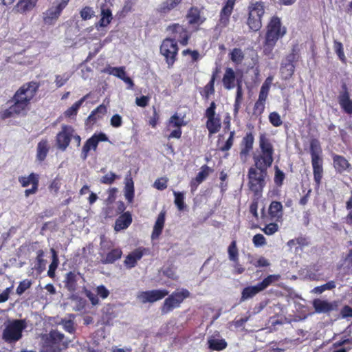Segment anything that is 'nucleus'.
<instances>
[{
	"instance_id": "f257e3e1",
	"label": "nucleus",
	"mask_w": 352,
	"mask_h": 352,
	"mask_svg": "<svg viewBox=\"0 0 352 352\" xmlns=\"http://www.w3.org/2000/svg\"><path fill=\"white\" fill-rule=\"evenodd\" d=\"M260 152L253 156L254 167L248 170L249 188L255 195H259L265 186V179L267 169L274 162V148L271 140L265 133H261L258 140Z\"/></svg>"
},
{
	"instance_id": "f03ea898",
	"label": "nucleus",
	"mask_w": 352,
	"mask_h": 352,
	"mask_svg": "<svg viewBox=\"0 0 352 352\" xmlns=\"http://www.w3.org/2000/svg\"><path fill=\"white\" fill-rule=\"evenodd\" d=\"M40 86L39 82L34 80L23 83L12 97L10 101L12 102V104L0 112L1 118L5 120L15 116H25Z\"/></svg>"
},
{
	"instance_id": "7ed1b4c3",
	"label": "nucleus",
	"mask_w": 352,
	"mask_h": 352,
	"mask_svg": "<svg viewBox=\"0 0 352 352\" xmlns=\"http://www.w3.org/2000/svg\"><path fill=\"white\" fill-rule=\"evenodd\" d=\"M287 28L283 25L281 19L276 15L271 17L266 25L263 52L265 56L273 58V50L278 41L287 34Z\"/></svg>"
},
{
	"instance_id": "20e7f679",
	"label": "nucleus",
	"mask_w": 352,
	"mask_h": 352,
	"mask_svg": "<svg viewBox=\"0 0 352 352\" xmlns=\"http://www.w3.org/2000/svg\"><path fill=\"white\" fill-rule=\"evenodd\" d=\"M222 82L223 87L228 90L233 89L235 86L236 87V92L234 103V114H237L241 108V104L243 100V92L242 89V80L241 78H236V74L232 68L227 67L226 68L225 73L222 78Z\"/></svg>"
},
{
	"instance_id": "39448f33",
	"label": "nucleus",
	"mask_w": 352,
	"mask_h": 352,
	"mask_svg": "<svg viewBox=\"0 0 352 352\" xmlns=\"http://www.w3.org/2000/svg\"><path fill=\"white\" fill-rule=\"evenodd\" d=\"M247 25L250 30L258 31L262 27V18L265 14V3L262 1H251L248 6Z\"/></svg>"
},
{
	"instance_id": "423d86ee",
	"label": "nucleus",
	"mask_w": 352,
	"mask_h": 352,
	"mask_svg": "<svg viewBox=\"0 0 352 352\" xmlns=\"http://www.w3.org/2000/svg\"><path fill=\"white\" fill-rule=\"evenodd\" d=\"M190 296V292L184 288L176 289L164 301L161 307L162 314H167L175 309L179 308L184 300Z\"/></svg>"
},
{
	"instance_id": "0eeeda50",
	"label": "nucleus",
	"mask_w": 352,
	"mask_h": 352,
	"mask_svg": "<svg viewBox=\"0 0 352 352\" xmlns=\"http://www.w3.org/2000/svg\"><path fill=\"white\" fill-rule=\"evenodd\" d=\"M25 320H14L4 329L2 333L3 340L8 343H12L22 338V332L26 328Z\"/></svg>"
},
{
	"instance_id": "6e6552de",
	"label": "nucleus",
	"mask_w": 352,
	"mask_h": 352,
	"mask_svg": "<svg viewBox=\"0 0 352 352\" xmlns=\"http://www.w3.org/2000/svg\"><path fill=\"white\" fill-rule=\"evenodd\" d=\"M160 53L164 57L168 68H172L177 60L179 47L175 38H166L160 45Z\"/></svg>"
},
{
	"instance_id": "1a4fd4ad",
	"label": "nucleus",
	"mask_w": 352,
	"mask_h": 352,
	"mask_svg": "<svg viewBox=\"0 0 352 352\" xmlns=\"http://www.w3.org/2000/svg\"><path fill=\"white\" fill-rule=\"evenodd\" d=\"M63 333L52 330L45 342L44 352H60L62 349L67 347V344L64 341Z\"/></svg>"
},
{
	"instance_id": "9d476101",
	"label": "nucleus",
	"mask_w": 352,
	"mask_h": 352,
	"mask_svg": "<svg viewBox=\"0 0 352 352\" xmlns=\"http://www.w3.org/2000/svg\"><path fill=\"white\" fill-rule=\"evenodd\" d=\"M216 108L217 104L212 101L205 112V116L207 118L206 126L210 135L219 132L221 127V118L219 116L216 115Z\"/></svg>"
},
{
	"instance_id": "9b49d317",
	"label": "nucleus",
	"mask_w": 352,
	"mask_h": 352,
	"mask_svg": "<svg viewBox=\"0 0 352 352\" xmlns=\"http://www.w3.org/2000/svg\"><path fill=\"white\" fill-rule=\"evenodd\" d=\"M236 0H226L219 16L215 30L221 31L230 24V16L233 12Z\"/></svg>"
},
{
	"instance_id": "f8f14e48",
	"label": "nucleus",
	"mask_w": 352,
	"mask_h": 352,
	"mask_svg": "<svg viewBox=\"0 0 352 352\" xmlns=\"http://www.w3.org/2000/svg\"><path fill=\"white\" fill-rule=\"evenodd\" d=\"M74 129L72 126L62 125L61 130L56 136V145L58 149L65 151L67 148L74 136Z\"/></svg>"
},
{
	"instance_id": "ddd939ff",
	"label": "nucleus",
	"mask_w": 352,
	"mask_h": 352,
	"mask_svg": "<svg viewBox=\"0 0 352 352\" xmlns=\"http://www.w3.org/2000/svg\"><path fill=\"white\" fill-rule=\"evenodd\" d=\"M188 25L192 28V32H196L201 30V25L206 21L201 15V9L197 6L190 7L186 15Z\"/></svg>"
},
{
	"instance_id": "4468645a",
	"label": "nucleus",
	"mask_w": 352,
	"mask_h": 352,
	"mask_svg": "<svg viewBox=\"0 0 352 352\" xmlns=\"http://www.w3.org/2000/svg\"><path fill=\"white\" fill-rule=\"evenodd\" d=\"M69 0H57V5L52 6L43 12V21L47 25H53L60 16Z\"/></svg>"
},
{
	"instance_id": "2eb2a0df",
	"label": "nucleus",
	"mask_w": 352,
	"mask_h": 352,
	"mask_svg": "<svg viewBox=\"0 0 352 352\" xmlns=\"http://www.w3.org/2000/svg\"><path fill=\"white\" fill-rule=\"evenodd\" d=\"M19 182L22 187H27L29 185H32L31 188L26 189L24 192L26 197L35 194L38 190L39 176L36 173H32L28 176L19 177Z\"/></svg>"
},
{
	"instance_id": "dca6fc26",
	"label": "nucleus",
	"mask_w": 352,
	"mask_h": 352,
	"mask_svg": "<svg viewBox=\"0 0 352 352\" xmlns=\"http://www.w3.org/2000/svg\"><path fill=\"white\" fill-rule=\"evenodd\" d=\"M166 30L173 34H176L175 38H177L178 42L182 46H186L188 44L191 34L186 28L179 23H173L167 27Z\"/></svg>"
},
{
	"instance_id": "f3484780",
	"label": "nucleus",
	"mask_w": 352,
	"mask_h": 352,
	"mask_svg": "<svg viewBox=\"0 0 352 352\" xmlns=\"http://www.w3.org/2000/svg\"><path fill=\"white\" fill-rule=\"evenodd\" d=\"M186 125V122H185L184 118L179 117L177 113L170 116L168 122V126L176 129L173 130L167 136L168 139L170 140L172 138H181L182 134L181 128L182 126H184Z\"/></svg>"
},
{
	"instance_id": "a211bd4d",
	"label": "nucleus",
	"mask_w": 352,
	"mask_h": 352,
	"mask_svg": "<svg viewBox=\"0 0 352 352\" xmlns=\"http://www.w3.org/2000/svg\"><path fill=\"white\" fill-rule=\"evenodd\" d=\"M168 295V291L164 289H153L149 291L142 292L138 295V298L143 303H153L157 300L163 299Z\"/></svg>"
},
{
	"instance_id": "6ab92c4d",
	"label": "nucleus",
	"mask_w": 352,
	"mask_h": 352,
	"mask_svg": "<svg viewBox=\"0 0 352 352\" xmlns=\"http://www.w3.org/2000/svg\"><path fill=\"white\" fill-rule=\"evenodd\" d=\"M311 163L313 170L315 188L318 189L322 184L324 175L323 157L312 158L311 159Z\"/></svg>"
},
{
	"instance_id": "aec40b11",
	"label": "nucleus",
	"mask_w": 352,
	"mask_h": 352,
	"mask_svg": "<svg viewBox=\"0 0 352 352\" xmlns=\"http://www.w3.org/2000/svg\"><path fill=\"white\" fill-rule=\"evenodd\" d=\"M149 254V250L144 247H139L129 253L124 261V265L127 269L134 267L138 261L145 254Z\"/></svg>"
},
{
	"instance_id": "412c9836",
	"label": "nucleus",
	"mask_w": 352,
	"mask_h": 352,
	"mask_svg": "<svg viewBox=\"0 0 352 352\" xmlns=\"http://www.w3.org/2000/svg\"><path fill=\"white\" fill-rule=\"evenodd\" d=\"M254 142V137L252 132H248L242 138L241 142V151L239 153L240 159L243 162L247 160L248 157L250 155V152L253 149Z\"/></svg>"
},
{
	"instance_id": "4be33fe9",
	"label": "nucleus",
	"mask_w": 352,
	"mask_h": 352,
	"mask_svg": "<svg viewBox=\"0 0 352 352\" xmlns=\"http://www.w3.org/2000/svg\"><path fill=\"white\" fill-rule=\"evenodd\" d=\"M333 166L335 171L338 174H343L345 172L350 173L352 166L343 155L333 153L331 155Z\"/></svg>"
},
{
	"instance_id": "5701e85b",
	"label": "nucleus",
	"mask_w": 352,
	"mask_h": 352,
	"mask_svg": "<svg viewBox=\"0 0 352 352\" xmlns=\"http://www.w3.org/2000/svg\"><path fill=\"white\" fill-rule=\"evenodd\" d=\"M268 217L270 221L281 222L283 217V206L281 202L272 201L268 207Z\"/></svg>"
},
{
	"instance_id": "b1692460",
	"label": "nucleus",
	"mask_w": 352,
	"mask_h": 352,
	"mask_svg": "<svg viewBox=\"0 0 352 352\" xmlns=\"http://www.w3.org/2000/svg\"><path fill=\"white\" fill-rule=\"evenodd\" d=\"M38 1V0H19L12 11L16 14H27L35 8Z\"/></svg>"
},
{
	"instance_id": "393cba45",
	"label": "nucleus",
	"mask_w": 352,
	"mask_h": 352,
	"mask_svg": "<svg viewBox=\"0 0 352 352\" xmlns=\"http://www.w3.org/2000/svg\"><path fill=\"white\" fill-rule=\"evenodd\" d=\"M101 13L100 19L96 23L95 26L97 30L100 28L107 27L109 25L113 19V14L111 10L107 3H102L100 6Z\"/></svg>"
},
{
	"instance_id": "a878e982",
	"label": "nucleus",
	"mask_w": 352,
	"mask_h": 352,
	"mask_svg": "<svg viewBox=\"0 0 352 352\" xmlns=\"http://www.w3.org/2000/svg\"><path fill=\"white\" fill-rule=\"evenodd\" d=\"M133 219L130 212H125L118 217L115 222L114 230L117 232L126 229L132 223Z\"/></svg>"
},
{
	"instance_id": "bb28decb",
	"label": "nucleus",
	"mask_w": 352,
	"mask_h": 352,
	"mask_svg": "<svg viewBox=\"0 0 352 352\" xmlns=\"http://www.w3.org/2000/svg\"><path fill=\"white\" fill-rule=\"evenodd\" d=\"M338 102L342 111L348 115H352V100L347 90L338 96Z\"/></svg>"
},
{
	"instance_id": "cd10ccee",
	"label": "nucleus",
	"mask_w": 352,
	"mask_h": 352,
	"mask_svg": "<svg viewBox=\"0 0 352 352\" xmlns=\"http://www.w3.org/2000/svg\"><path fill=\"white\" fill-rule=\"evenodd\" d=\"M219 73V69L218 67H216L212 72V74L210 81L208 82L207 85L204 86L202 91L200 92L202 97L204 98L206 100H208L210 95L214 94V82Z\"/></svg>"
},
{
	"instance_id": "c85d7f7f",
	"label": "nucleus",
	"mask_w": 352,
	"mask_h": 352,
	"mask_svg": "<svg viewBox=\"0 0 352 352\" xmlns=\"http://www.w3.org/2000/svg\"><path fill=\"white\" fill-rule=\"evenodd\" d=\"M165 211H161L158 214L151 234L152 239H157L162 234L165 223Z\"/></svg>"
},
{
	"instance_id": "c756f323",
	"label": "nucleus",
	"mask_w": 352,
	"mask_h": 352,
	"mask_svg": "<svg viewBox=\"0 0 352 352\" xmlns=\"http://www.w3.org/2000/svg\"><path fill=\"white\" fill-rule=\"evenodd\" d=\"M50 146L47 139L41 140L37 144L36 147V160L42 162H43L49 153Z\"/></svg>"
},
{
	"instance_id": "7c9ffc66",
	"label": "nucleus",
	"mask_w": 352,
	"mask_h": 352,
	"mask_svg": "<svg viewBox=\"0 0 352 352\" xmlns=\"http://www.w3.org/2000/svg\"><path fill=\"white\" fill-rule=\"evenodd\" d=\"M122 255V250L120 248L111 250L104 256H102V263L104 264H112L119 260Z\"/></svg>"
},
{
	"instance_id": "2f4dec72",
	"label": "nucleus",
	"mask_w": 352,
	"mask_h": 352,
	"mask_svg": "<svg viewBox=\"0 0 352 352\" xmlns=\"http://www.w3.org/2000/svg\"><path fill=\"white\" fill-rule=\"evenodd\" d=\"M296 64L283 59L281 64L280 71L283 78L285 80L289 79L294 74Z\"/></svg>"
},
{
	"instance_id": "473e14b6",
	"label": "nucleus",
	"mask_w": 352,
	"mask_h": 352,
	"mask_svg": "<svg viewBox=\"0 0 352 352\" xmlns=\"http://www.w3.org/2000/svg\"><path fill=\"white\" fill-rule=\"evenodd\" d=\"M261 292V290L257 284L253 286L245 287L241 292V296L239 302H242L248 299L252 298Z\"/></svg>"
},
{
	"instance_id": "72a5a7b5",
	"label": "nucleus",
	"mask_w": 352,
	"mask_h": 352,
	"mask_svg": "<svg viewBox=\"0 0 352 352\" xmlns=\"http://www.w3.org/2000/svg\"><path fill=\"white\" fill-rule=\"evenodd\" d=\"M207 344L208 346V349L210 351H222L225 349L228 346V344L224 339H217L214 337L209 338Z\"/></svg>"
},
{
	"instance_id": "f704fd0d",
	"label": "nucleus",
	"mask_w": 352,
	"mask_h": 352,
	"mask_svg": "<svg viewBox=\"0 0 352 352\" xmlns=\"http://www.w3.org/2000/svg\"><path fill=\"white\" fill-rule=\"evenodd\" d=\"M78 274L75 272H69L66 274L64 283L65 287L69 292H74L77 288Z\"/></svg>"
},
{
	"instance_id": "c9c22d12",
	"label": "nucleus",
	"mask_w": 352,
	"mask_h": 352,
	"mask_svg": "<svg viewBox=\"0 0 352 352\" xmlns=\"http://www.w3.org/2000/svg\"><path fill=\"white\" fill-rule=\"evenodd\" d=\"M309 154L311 159L322 157V149L317 138H311L309 142Z\"/></svg>"
},
{
	"instance_id": "e433bc0d",
	"label": "nucleus",
	"mask_w": 352,
	"mask_h": 352,
	"mask_svg": "<svg viewBox=\"0 0 352 352\" xmlns=\"http://www.w3.org/2000/svg\"><path fill=\"white\" fill-rule=\"evenodd\" d=\"M98 148V144L95 141V140L91 136L89 139L86 140L85 144L83 145L80 153V157L82 160H85L88 155L89 153L91 150L96 151Z\"/></svg>"
},
{
	"instance_id": "4c0bfd02",
	"label": "nucleus",
	"mask_w": 352,
	"mask_h": 352,
	"mask_svg": "<svg viewBox=\"0 0 352 352\" xmlns=\"http://www.w3.org/2000/svg\"><path fill=\"white\" fill-rule=\"evenodd\" d=\"M313 305L317 313H329L333 309L331 303L320 299L314 300Z\"/></svg>"
},
{
	"instance_id": "58836bf2",
	"label": "nucleus",
	"mask_w": 352,
	"mask_h": 352,
	"mask_svg": "<svg viewBox=\"0 0 352 352\" xmlns=\"http://www.w3.org/2000/svg\"><path fill=\"white\" fill-rule=\"evenodd\" d=\"M180 3H181L175 0H166L160 5L157 9V12L160 14H166Z\"/></svg>"
},
{
	"instance_id": "ea45409f",
	"label": "nucleus",
	"mask_w": 352,
	"mask_h": 352,
	"mask_svg": "<svg viewBox=\"0 0 352 352\" xmlns=\"http://www.w3.org/2000/svg\"><path fill=\"white\" fill-rule=\"evenodd\" d=\"M90 94H87L81 98L79 100L74 103L72 107L68 108L64 113L65 117L70 118L72 116H76L79 108L81 107L82 103L89 97Z\"/></svg>"
},
{
	"instance_id": "a19ab883",
	"label": "nucleus",
	"mask_w": 352,
	"mask_h": 352,
	"mask_svg": "<svg viewBox=\"0 0 352 352\" xmlns=\"http://www.w3.org/2000/svg\"><path fill=\"white\" fill-rule=\"evenodd\" d=\"M107 112V107L103 104H100L95 109H94L90 115L88 116V120L90 122H95L98 119L102 118Z\"/></svg>"
},
{
	"instance_id": "79ce46f5",
	"label": "nucleus",
	"mask_w": 352,
	"mask_h": 352,
	"mask_svg": "<svg viewBox=\"0 0 352 352\" xmlns=\"http://www.w3.org/2000/svg\"><path fill=\"white\" fill-rule=\"evenodd\" d=\"M300 58V49L298 43L294 44L291 48L290 52L284 58L296 64Z\"/></svg>"
},
{
	"instance_id": "37998d69",
	"label": "nucleus",
	"mask_w": 352,
	"mask_h": 352,
	"mask_svg": "<svg viewBox=\"0 0 352 352\" xmlns=\"http://www.w3.org/2000/svg\"><path fill=\"white\" fill-rule=\"evenodd\" d=\"M228 254L230 261H232L234 264L239 263V250L236 245V240H233L228 248Z\"/></svg>"
},
{
	"instance_id": "c03bdc74",
	"label": "nucleus",
	"mask_w": 352,
	"mask_h": 352,
	"mask_svg": "<svg viewBox=\"0 0 352 352\" xmlns=\"http://www.w3.org/2000/svg\"><path fill=\"white\" fill-rule=\"evenodd\" d=\"M280 276L279 274H270L268 275L266 278H265L261 282L258 283L257 285L259 287L260 289L262 291L265 290L269 286L272 285L274 283L279 280Z\"/></svg>"
},
{
	"instance_id": "a18cd8bd",
	"label": "nucleus",
	"mask_w": 352,
	"mask_h": 352,
	"mask_svg": "<svg viewBox=\"0 0 352 352\" xmlns=\"http://www.w3.org/2000/svg\"><path fill=\"white\" fill-rule=\"evenodd\" d=\"M102 72L103 73L116 76V77L119 78L120 79H121L122 77L124 76V74H125V73H126L124 67H111L109 65L106 67Z\"/></svg>"
},
{
	"instance_id": "49530a36",
	"label": "nucleus",
	"mask_w": 352,
	"mask_h": 352,
	"mask_svg": "<svg viewBox=\"0 0 352 352\" xmlns=\"http://www.w3.org/2000/svg\"><path fill=\"white\" fill-rule=\"evenodd\" d=\"M50 250L52 254V261L49 266L47 275L50 278H54L55 276V271L58 266L59 260L56 251L54 248H52Z\"/></svg>"
},
{
	"instance_id": "de8ad7c7",
	"label": "nucleus",
	"mask_w": 352,
	"mask_h": 352,
	"mask_svg": "<svg viewBox=\"0 0 352 352\" xmlns=\"http://www.w3.org/2000/svg\"><path fill=\"white\" fill-rule=\"evenodd\" d=\"M333 50L339 60L344 64L346 63V58L344 54L343 45L340 41H333Z\"/></svg>"
},
{
	"instance_id": "09e8293b",
	"label": "nucleus",
	"mask_w": 352,
	"mask_h": 352,
	"mask_svg": "<svg viewBox=\"0 0 352 352\" xmlns=\"http://www.w3.org/2000/svg\"><path fill=\"white\" fill-rule=\"evenodd\" d=\"M213 172V169L209 167L208 165H203L201 167L200 171L196 175V181L198 183H202L208 175Z\"/></svg>"
},
{
	"instance_id": "8fccbe9b",
	"label": "nucleus",
	"mask_w": 352,
	"mask_h": 352,
	"mask_svg": "<svg viewBox=\"0 0 352 352\" xmlns=\"http://www.w3.org/2000/svg\"><path fill=\"white\" fill-rule=\"evenodd\" d=\"M285 179V174L278 166H274V182L277 187H281L283 185Z\"/></svg>"
},
{
	"instance_id": "3c124183",
	"label": "nucleus",
	"mask_w": 352,
	"mask_h": 352,
	"mask_svg": "<svg viewBox=\"0 0 352 352\" xmlns=\"http://www.w3.org/2000/svg\"><path fill=\"white\" fill-rule=\"evenodd\" d=\"M118 179H120L119 175L113 172H109L100 177V183L105 185H111Z\"/></svg>"
},
{
	"instance_id": "603ef678",
	"label": "nucleus",
	"mask_w": 352,
	"mask_h": 352,
	"mask_svg": "<svg viewBox=\"0 0 352 352\" xmlns=\"http://www.w3.org/2000/svg\"><path fill=\"white\" fill-rule=\"evenodd\" d=\"M230 58L233 63L240 64L244 58V54L240 48H234L230 54Z\"/></svg>"
},
{
	"instance_id": "864d4df0",
	"label": "nucleus",
	"mask_w": 352,
	"mask_h": 352,
	"mask_svg": "<svg viewBox=\"0 0 352 352\" xmlns=\"http://www.w3.org/2000/svg\"><path fill=\"white\" fill-rule=\"evenodd\" d=\"M175 196V204L177 207L178 210L182 211L184 210L186 208V204L184 203V194L182 192H173Z\"/></svg>"
},
{
	"instance_id": "5fc2aeb1",
	"label": "nucleus",
	"mask_w": 352,
	"mask_h": 352,
	"mask_svg": "<svg viewBox=\"0 0 352 352\" xmlns=\"http://www.w3.org/2000/svg\"><path fill=\"white\" fill-rule=\"evenodd\" d=\"M271 80H272V78L268 77L266 79V81L262 85L261 89H260L258 100L263 101L265 102H266L267 96H268L269 90H270V85L267 83V81Z\"/></svg>"
},
{
	"instance_id": "6e6d98bb",
	"label": "nucleus",
	"mask_w": 352,
	"mask_h": 352,
	"mask_svg": "<svg viewBox=\"0 0 352 352\" xmlns=\"http://www.w3.org/2000/svg\"><path fill=\"white\" fill-rule=\"evenodd\" d=\"M124 195L129 203L133 201L134 197V186L131 179L126 184Z\"/></svg>"
},
{
	"instance_id": "4d7b16f0",
	"label": "nucleus",
	"mask_w": 352,
	"mask_h": 352,
	"mask_svg": "<svg viewBox=\"0 0 352 352\" xmlns=\"http://www.w3.org/2000/svg\"><path fill=\"white\" fill-rule=\"evenodd\" d=\"M32 285V282L29 279H24L21 281L16 289V293L21 296L22 295L27 289L31 287Z\"/></svg>"
},
{
	"instance_id": "13d9d810",
	"label": "nucleus",
	"mask_w": 352,
	"mask_h": 352,
	"mask_svg": "<svg viewBox=\"0 0 352 352\" xmlns=\"http://www.w3.org/2000/svg\"><path fill=\"white\" fill-rule=\"evenodd\" d=\"M234 135H235L234 131H232L230 132V135H229L228 140L226 141V142L224 143V144L223 146L219 147V151H221L222 152H225V151H229L232 148V146H233V144H234Z\"/></svg>"
},
{
	"instance_id": "bf43d9fd",
	"label": "nucleus",
	"mask_w": 352,
	"mask_h": 352,
	"mask_svg": "<svg viewBox=\"0 0 352 352\" xmlns=\"http://www.w3.org/2000/svg\"><path fill=\"white\" fill-rule=\"evenodd\" d=\"M269 121L271 124L275 127H278L283 124L280 115L276 111H273L270 113Z\"/></svg>"
},
{
	"instance_id": "052dcab7",
	"label": "nucleus",
	"mask_w": 352,
	"mask_h": 352,
	"mask_svg": "<svg viewBox=\"0 0 352 352\" xmlns=\"http://www.w3.org/2000/svg\"><path fill=\"white\" fill-rule=\"evenodd\" d=\"M80 14L83 20H89L95 16V12L91 7L85 6L80 10Z\"/></svg>"
},
{
	"instance_id": "680f3d73",
	"label": "nucleus",
	"mask_w": 352,
	"mask_h": 352,
	"mask_svg": "<svg viewBox=\"0 0 352 352\" xmlns=\"http://www.w3.org/2000/svg\"><path fill=\"white\" fill-rule=\"evenodd\" d=\"M262 231L267 235H272L278 230V226L277 222L272 221L267 224L265 228L261 229Z\"/></svg>"
},
{
	"instance_id": "e2e57ef3",
	"label": "nucleus",
	"mask_w": 352,
	"mask_h": 352,
	"mask_svg": "<svg viewBox=\"0 0 352 352\" xmlns=\"http://www.w3.org/2000/svg\"><path fill=\"white\" fill-rule=\"evenodd\" d=\"M335 287H336L335 282L333 280H331L321 286L316 287L314 289V291L317 294H321L323 292H324L325 290H330V289H334Z\"/></svg>"
},
{
	"instance_id": "0e129e2a",
	"label": "nucleus",
	"mask_w": 352,
	"mask_h": 352,
	"mask_svg": "<svg viewBox=\"0 0 352 352\" xmlns=\"http://www.w3.org/2000/svg\"><path fill=\"white\" fill-rule=\"evenodd\" d=\"M258 197L254 198L250 206V212L256 219H258Z\"/></svg>"
},
{
	"instance_id": "69168bd1",
	"label": "nucleus",
	"mask_w": 352,
	"mask_h": 352,
	"mask_svg": "<svg viewBox=\"0 0 352 352\" xmlns=\"http://www.w3.org/2000/svg\"><path fill=\"white\" fill-rule=\"evenodd\" d=\"M227 178V173H225L223 170L221 171L219 177V179L221 180V182L219 184V188L221 189V192L222 194H223L226 191L228 188V182H226Z\"/></svg>"
},
{
	"instance_id": "338daca9",
	"label": "nucleus",
	"mask_w": 352,
	"mask_h": 352,
	"mask_svg": "<svg viewBox=\"0 0 352 352\" xmlns=\"http://www.w3.org/2000/svg\"><path fill=\"white\" fill-rule=\"evenodd\" d=\"M265 107V102L257 100L253 108L254 114L256 116H261L264 112Z\"/></svg>"
},
{
	"instance_id": "774afa93",
	"label": "nucleus",
	"mask_w": 352,
	"mask_h": 352,
	"mask_svg": "<svg viewBox=\"0 0 352 352\" xmlns=\"http://www.w3.org/2000/svg\"><path fill=\"white\" fill-rule=\"evenodd\" d=\"M252 242L255 247H261L266 244V239L263 234H256L253 236Z\"/></svg>"
}]
</instances>
